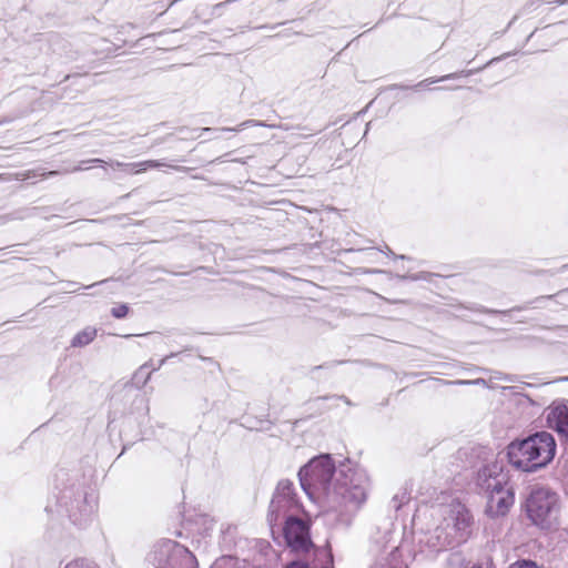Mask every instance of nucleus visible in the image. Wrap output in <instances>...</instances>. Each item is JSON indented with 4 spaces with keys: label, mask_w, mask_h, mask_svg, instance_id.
Segmentation results:
<instances>
[{
    "label": "nucleus",
    "mask_w": 568,
    "mask_h": 568,
    "mask_svg": "<svg viewBox=\"0 0 568 568\" xmlns=\"http://www.w3.org/2000/svg\"><path fill=\"white\" fill-rule=\"evenodd\" d=\"M479 484L487 497L486 514L491 518L507 515L514 505L515 494L506 474L501 470L493 473L485 467L479 473Z\"/></svg>",
    "instance_id": "nucleus-2"
},
{
    "label": "nucleus",
    "mask_w": 568,
    "mask_h": 568,
    "mask_svg": "<svg viewBox=\"0 0 568 568\" xmlns=\"http://www.w3.org/2000/svg\"><path fill=\"white\" fill-rule=\"evenodd\" d=\"M129 306L126 304H118L111 310V314L115 318H123L129 314Z\"/></svg>",
    "instance_id": "nucleus-13"
},
{
    "label": "nucleus",
    "mask_w": 568,
    "mask_h": 568,
    "mask_svg": "<svg viewBox=\"0 0 568 568\" xmlns=\"http://www.w3.org/2000/svg\"><path fill=\"white\" fill-rule=\"evenodd\" d=\"M556 442L547 432L536 433L526 439L513 442L507 448L509 463L524 471L548 465L555 457Z\"/></svg>",
    "instance_id": "nucleus-1"
},
{
    "label": "nucleus",
    "mask_w": 568,
    "mask_h": 568,
    "mask_svg": "<svg viewBox=\"0 0 568 568\" xmlns=\"http://www.w3.org/2000/svg\"><path fill=\"white\" fill-rule=\"evenodd\" d=\"M283 536L286 546L297 555H305L314 547L310 535V525L300 518L288 517L286 519Z\"/></svg>",
    "instance_id": "nucleus-5"
},
{
    "label": "nucleus",
    "mask_w": 568,
    "mask_h": 568,
    "mask_svg": "<svg viewBox=\"0 0 568 568\" xmlns=\"http://www.w3.org/2000/svg\"><path fill=\"white\" fill-rule=\"evenodd\" d=\"M294 487L290 481H281L277 486L276 495L272 500V506L281 507L284 504L293 501Z\"/></svg>",
    "instance_id": "nucleus-9"
},
{
    "label": "nucleus",
    "mask_w": 568,
    "mask_h": 568,
    "mask_svg": "<svg viewBox=\"0 0 568 568\" xmlns=\"http://www.w3.org/2000/svg\"><path fill=\"white\" fill-rule=\"evenodd\" d=\"M67 568H73V565H69V566H67Z\"/></svg>",
    "instance_id": "nucleus-21"
},
{
    "label": "nucleus",
    "mask_w": 568,
    "mask_h": 568,
    "mask_svg": "<svg viewBox=\"0 0 568 568\" xmlns=\"http://www.w3.org/2000/svg\"><path fill=\"white\" fill-rule=\"evenodd\" d=\"M554 3L557 6H564V4L568 3V0H556V1H554Z\"/></svg>",
    "instance_id": "nucleus-19"
},
{
    "label": "nucleus",
    "mask_w": 568,
    "mask_h": 568,
    "mask_svg": "<svg viewBox=\"0 0 568 568\" xmlns=\"http://www.w3.org/2000/svg\"><path fill=\"white\" fill-rule=\"evenodd\" d=\"M548 425L560 436L568 439V404H558L549 409Z\"/></svg>",
    "instance_id": "nucleus-7"
},
{
    "label": "nucleus",
    "mask_w": 568,
    "mask_h": 568,
    "mask_svg": "<svg viewBox=\"0 0 568 568\" xmlns=\"http://www.w3.org/2000/svg\"><path fill=\"white\" fill-rule=\"evenodd\" d=\"M469 568H495V567H493V565H487L486 567H484L483 565L475 564V565L470 566Z\"/></svg>",
    "instance_id": "nucleus-18"
},
{
    "label": "nucleus",
    "mask_w": 568,
    "mask_h": 568,
    "mask_svg": "<svg viewBox=\"0 0 568 568\" xmlns=\"http://www.w3.org/2000/svg\"><path fill=\"white\" fill-rule=\"evenodd\" d=\"M509 568H540L534 561L530 560H518L513 562Z\"/></svg>",
    "instance_id": "nucleus-14"
},
{
    "label": "nucleus",
    "mask_w": 568,
    "mask_h": 568,
    "mask_svg": "<svg viewBox=\"0 0 568 568\" xmlns=\"http://www.w3.org/2000/svg\"><path fill=\"white\" fill-rule=\"evenodd\" d=\"M334 473L333 459L328 456H320L301 469V484L308 495L324 496L329 499L334 486L332 483Z\"/></svg>",
    "instance_id": "nucleus-3"
},
{
    "label": "nucleus",
    "mask_w": 568,
    "mask_h": 568,
    "mask_svg": "<svg viewBox=\"0 0 568 568\" xmlns=\"http://www.w3.org/2000/svg\"><path fill=\"white\" fill-rule=\"evenodd\" d=\"M513 55L510 53H507L503 57H499V58H495V59H491L489 62H488V65L491 67V68H497L499 63H501L503 61H506V60H509L505 67L506 68H509V69H513L515 68L513 65V63L515 62L514 59H510Z\"/></svg>",
    "instance_id": "nucleus-12"
},
{
    "label": "nucleus",
    "mask_w": 568,
    "mask_h": 568,
    "mask_svg": "<svg viewBox=\"0 0 568 568\" xmlns=\"http://www.w3.org/2000/svg\"><path fill=\"white\" fill-rule=\"evenodd\" d=\"M285 568H308V565L303 561H292L287 564Z\"/></svg>",
    "instance_id": "nucleus-16"
},
{
    "label": "nucleus",
    "mask_w": 568,
    "mask_h": 568,
    "mask_svg": "<svg viewBox=\"0 0 568 568\" xmlns=\"http://www.w3.org/2000/svg\"><path fill=\"white\" fill-rule=\"evenodd\" d=\"M97 334H98L97 328L85 327L84 329H82L81 332L75 334V336L71 341V345L73 347H83V346L90 344L91 342H93L94 338L97 337Z\"/></svg>",
    "instance_id": "nucleus-11"
},
{
    "label": "nucleus",
    "mask_w": 568,
    "mask_h": 568,
    "mask_svg": "<svg viewBox=\"0 0 568 568\" xmlns=\"http://www.w3.org/2000/svg\"><path fill=\"white\" fill-rule=\"evenodd\" d=\"M328 500L336 505L363 504L366 500L365 476L352 469L341 471Z\"/></svg>",
    "instance_id": "nucleus-4"
},
{
    "label": "nucleus",
    "mask_w": 568,
    "mask_h": 568,
    "mask_svg": "<svg viewBox=\"0 0 568 568\" xmlns=\"http://www.w3.org/2000/svg\"><path fill=\"white\" fill-rule=\"evenodd\" d=\"M91 162H93V163H102L103 161H102V160H100V159H94V160H92Z\"/></svg>",
    "instance_id": "nucleus-20"
},
{
    "label": "nucleus",
    "mask_w": 568,
    "mask_h": 568,
    "mask_svg": "<svg viewBox=\"0 0 568 568\" xmlns=\"http://www.w3.org/2000/svg\"><path fill=\"white\" fill-rule=\"evenodd\" d=\"M557 501V495L554 493L542 488L534 490L526 501L528 517L534 524L542 526L556 509Z\"/></svg>",
    "instance_id": "nucleus-6"
},
{
    "label": "nucleus",
    "mask_w": 568,
    "mask_h": 568,
    "mask_svg": "<svg viewBox=\"0 0 568 568\" xmlns=\"http://www.w3.org/2000/svg\"><path fill=\"white\" fill-rule=\"evenodd\" d=\"M251 124H252V121H251V120H248V121H244V122H242V123H241V124H239V126H236V128H223V129H221V131L239 132V131H241V130H243V129H245V128L251 126Z\"/></svg>",
    "instance_id": "nucleus-15"
},
{
    "label": "nucleus",
    "mask_w": 568,
    "mask_h": 568,
    "mask_svg": "<svg viewBox=\"0 0 568 568\" xmlns=\"http://www.w3.org/2000/svg\"><path fill=\"white\" fill-rule=\"evenodd\" d=\"M195 557L185 547L174 542L169 551V568H194Z\"/></svg>",
    "instance_id": "nucleus-8"
},
{
    "label": "nucleus",
    "mask_w": 568,
    "mask_h": 568,
    "mask_svg": "<svg viewBox=\"0 0 568 568\" xmlns=\"http://www.w3.org/2000/svg\"><path fill=\"white\" fill-rule=\"evenodd\" d=\"M118 165L122 166V163H118ZM163 165L164 163L156 160H146L138 163L123 164V166H125V171L129 174H141L146 172L148 170L159 169Z\"/></svg>",
    "instance_id": "nucleus-10"
},
{
    "label": "nucleus",
    "mask_w": 568,
    "mask_h": 568,
    "mask_svg": "<svg viewBox=\"0 0 568 568\" xmlns=\"http://www.w3.org/2000/svg\"><path fill=\"white\" fill-rule=\"evenodd\" d=\"M462 517H463V523L465 524V526H469L471 524V516L469 515L468 511L462 513Z\"/></svg>",
    "instance_id": "nucleus-17"
}]
</instances>
